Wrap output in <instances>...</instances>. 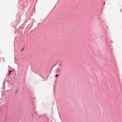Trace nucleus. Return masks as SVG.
Masks as SVG:
<instances>
[{"mask_svg": "<svg viewBox=\"0 0 122 122\" xmlns=\"http://www.w3.org/2000/svg\"><path fill=\"white\" fill-rule=\"evenodd\" d=\"M58 70H60L61 68L62 64L61 63H60L58 64Z\"/></svg>", "mask_w": 122, "mask_h": 122, "instance_id": "nucleus-1", "label": "nucleus"}, {"mask_svg": "<svg viewBox=\"0 0 122 122\" xmlns=\"http://www.w3.org/2000/svg\"><path fill=\"white\" fill-rule=\"evenodd\" d=\"M12 71H9V73L8 74V76H9V75H10V73H11V72H12Z\"/></svg>", "mask_w": 122, "mask_h": 122, "instance_id": "nucleus-2", "label": "nucleus"}, {"mask_svg": "<svg viewBox=\"0 0 122 122\" xmlns=\"http://www.w3.org/2000/svg\"><path fill=\"white\" fill-rule=\"evenodd\" d=\"M59 76V75L58 74H56V77H57L58 76Z\"/></svg>", "mask_w": 122, "mask_h": 122, "instance_id": "nucleus-3", "label": "nucleus"}, {"mask_svg": "<svg viewBox=\"0 0 122 122\" xmlns=\"http://www.w3.org/2000/svg\"><path fill=\"white\" fill-rule=\"evenodd\" d=\"M23 50V49H22L21 50V51H22Z\"/></svg>", "mask_w": 122, "mask_h": 122, "instance_id": "nucleus-4", "label": "nucleus"}, {"mask_svg": "<svg viewBox=\"0 0 122 122\" xmlns=\"http://www.w3.org/2000/svg\"><path fill=\"white\" fill-rule=\"evenodd\" d=\"M105 4V3H104V4Z\"/></svg>", "mask_w": 122, "mask_h": 122, "instance_id": "nucleus-5", "label": "nucleus"}]
</instances>
